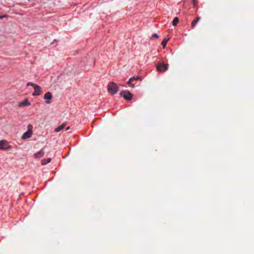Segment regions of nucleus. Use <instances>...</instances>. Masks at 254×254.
<instances>
[{
	"mask_svg": "<svg viewBox=\"0 0 254 254\" xmlns=\"http://www.w3.org/2000/svg\"><path fill=\"white\" fill-rule=\"evenodd\" d=\"M118 86L117 84L113 82H110L108 85V91L111 94H116L118 91Z\"/></svg>",
	"mask_w": 254,
	"mask_h": 254,
	"instance_id": "obj_1",
	"label": "nucleus"
},
{
	"mask_svg": "<svg viewBox=\"0 0 254 254\" xmlns=\"http://www.w3.org/2000/svg\"><path fill=\"white\" fill-rule=\"evenodd\" d=\"M27 86H31L35 89V91L32 94L33 96H38L41 94V87L40 86L31 82L27 83Z\"/></svg>",
	"mask_w": 254,
	"mask_h": 254,
	"instance_id": "obj_2",
	"label": "nucleus"
},
{
	"mask_svg": "<svg viewBox=\"0 0 254 254\" xmlns=\"http://www.w3.org/2000/svg\"><path fill=\"white\" fill-rule=\"evenodd\" d=\"M28 130L22 136L21 138L23 139H26L30 137L32 134V126L29 125L28 126Z\"/></svg>",
	"mask_w": 254,
	"mask_h": 254,
	"instance_id": "obj_3",
	"label": "nucleus"
},
{
	"mask_svg": "<svg viewBox=\"0 0 254 254\" xmlns=\"http://www.w3.org/2000/svg\"><path fill=\"white\" fill-rule=\"evenodd\" d=\"M169 65L164 63H159L157 64L156 67L157 70L161 72H164L168 69Z\"/></svg>",
	"mask_w": 254,
	"mask_h": 254,
	"instance_id": "obj_4",
	"label": "nucleus"
},
{
	"mask_svg": "<svg viewBox=\"0 0 254 254\" xmlns=\"http://www.w3.org/2000/svg\"><path fill=\"white\" fill-rule=\"evenodd\" d=\"M11 147L8 142L5 140L0 141V149L7 150Z\"/></svg>",
	"mask_w": 254,
	"mask_h": 254,
	"instance_id": "obj_5",
	"label": "nucleus"
},
{
	"mask_svg": "<svg viewBox=\"0 0 254 254\" xmlns=\"http://www.w3.org/2000/svg\"><path fill=\"white\" fill-rule=\"evenodd\" d=\"M121 95L127 100H130L132 98V94L129 92L127 91H123L121 93Z\"/></svg>",
	"mask_w": 254,
	"mask_h": 254,
	"instance_id": "obj_6",
	"label": "nucleus"
},
{
	"mask_svg": "<svg viewBox=\"0 0 254 254\" xmlns=\"http://www.w3.org/2000/svg\"><path fill=\"white\" fill-rule=\"evenodd\" d=\"M52 98V94L49 92H47L44 95V99L46 100V102L47 104H49L50 103V100Z\"/></svg>",
	"mask_w": 254,
	"mask_h": 254,
	"instance_id": "obj_7",
	"label": "nucleus"
},
{
	"mask_svg": "<svg viewBox=\"0 0 254 254\" xmlns=\"http://www.w3.org/2000/svg\"><path fill=\"white\" fill-rule=\"evenodd\" d=\"M140 79V77L139 76H136V77H131L130 78L129 80L127 81V84L132 87V88H134V84H131V82H132L134 80H137V79Z\"/></svg>",
	"mask_w": 254,
	"mask_h": 254,
	"instance_id": "obj_8",
	"label": "nucleus"
},
{
	"mask_svg": "<svg viewBox=\"0 0 254 254\" xmlns=\"http://www.w3.org/2000/svg\"><path fill=\"white\" fill-rule=\"evenodd\" d=\"M201 18L199 16H197L191 23V26L192 28H194L197 22L200 20Z\"/></svg>",
	"mask_w": 254,
	"mask_h": 254,
	"instance_id": "obj_9",
	"label": "nucleus"
},
{
	"mask_svg": "<svg viewBox=\"0 0 254 254\" xmlns=\"http://www.w3.org/2000/svg\"><path fill=\"white\" fill-rule=\"evenodd\" d=\"M45 154V152L43 150H41L35 154V157L36 159H38L42 157Z\"/></svg>",
	"mask_w": 254,
	"mask_h": 254,
	"instance_id": "obj_10",
	"label": "nucleus"
},
{
	"mask_svg": "<svg viewBox=\"0 0 254 254\" xmlns=\"http://www.w3.org/2000/svg\"><path fill=\"white\" fill-rule=\"evenodd\" d=\"M30 103L28 102L27 99H25L20 104V106H29Z\"/></svg>",
	"mask_w": 254,
	"mask_h": 254,
	"instance_id": "obj_11",
	"label": "nucleus"
},
{
	"mask_svg": "<svg viewBox=\"0 0 254 254\" xmlns=\"http://www.w3.org/2000/svg\"><path fill=\"white\" fill-rule=\"evenodd\" d=\"M65 125L64 124H63L61 125H60L59 127L55 128V131L56 132H59L61 130H62L63 129H64L65 127Z\"/></svg>",
	"mask_w": 254,
	"mask_h": 254,
	"instance_id": "obj_12",
	"label": "nucleus"
},
{
	"mask_svg": "<svg viewBox=\"0 0 254 254\" xmlns=\"http://www.w3.org/2000/svg\"><path fill=\"white\" fill-rule=\"evenodd\" d=\"M51 161V158H49L46 159H43L41 161V164L42 165H45L48 164V163L50 162Z\"/></svg>",
	"mask_w": 254,
	"mask_h": 254,
	"instance_id": "obj_13",
	"label": "nucleus"
},
{
	"mask_svg": "<svg viewBox=\"0 0 254 254\" xmlns=\"http://www.w3.org/2000/svg\"><path fill=\"white\" fill-rule=\"evenodd\" d=\"M179 19L178 17H175L172 22V24L174 26H176L177 24L179 22Z\"/></svg>",
	"mask_w": 254,
	"mask_h": 254,
	"instance_id": "obj_14",
	"label": "nucleus"
},
{
	"mask_svg": "<svg viewBox=\"0 0 254 254\" xmlns=\"http://www.w3.org/2000/svg\"><path fill=\"white\" fill-rule=\"evenodd\" d=\"M168 40L167 39H164L163 41L161 43L162 46L163 47V48H165L167 43L168 42Z\"/></svg>",
	"mask_w": 254,
	"mask_h": 254,
	"instance_id": "obj_15",
	"label": "nucleus"
},
{
	"mask_svg": "<svg viewBox=\"0 0 254 254\" xmlns=\"http://www.w3.org/2000/svg\"><path fill=\"white\" fill-rule=\"evenodd\" d=\"M152 38H156V39H157V38H159V36H158V34H153V35H152Z\"/></svg>",
	"mask_w": 254,
	"mask_h": 254,
	"instance_id": "obj_16",
	"label": "nucleus"
},
{
	"mask_svg": "<svg viewBox=\"0 0 254 254\" xmlns=\"http://www.w3.org/2000/svg\"><path fill=\"white\" fill-rule=\"evenodd\" d=\"M193 6L195 7L197 4V1L195 0H192Z\"/></svg>",
	"mask_w": 254,
	"mask_h": 254,
	"instance_id": "obj_17",
	"label": "nucleus"
},
{
	"mask_svg": "<svg viewBox=\"0 0 254 254\" xmlns=\"http://www.w3.org/2000/svg\"><path fill=\"white\" fill-rule=\"evenodd\" d=\"M8 15H0V19L4 18V17H7Z\"/></svg>",
	"mask_w": 254,
	"mask_h": 254,
	"instance_id": "obj_18",
	"label": "nucleus"
},
{
	"mask_svg": "<svg viewBox=\"0 0 254 254\" xmlns=\"http://www.w3.org/2000/svg\"><path fill=\"white\" fill-rule=\"evenodd\" d=\"M69 127H67V128H66V129H65V130H67L69 129Z\"/></svg>",
	"mask_w": 254,
	"mask_h": 254,
	"instance_id": "obj_19",
	"label": "nucleus"
}]
</instances>
